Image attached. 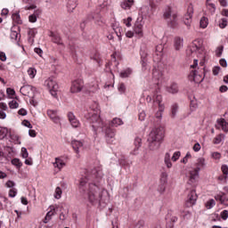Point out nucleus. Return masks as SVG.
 <instances>
[{"label":"nucleus","mask_w":228,"mask_h":228,"mask_svg":"<svg viewBox=\"0 0 228 228\" xmlns=\"http://www.w3.org/2000/svg\"><path fill=\"white\" fill-rule=\"evenodd\" d=\"M102 171L94 169L82 177L78 183V191L84 199L93 205L108 204L110 202V192L102 187Z\"/></svg>","instance_id":"obj_1"},{"label":"nucleus","mask_w":228,"mask_h":228,"mask_svg":"<svg viewBox=\"0 0 228 228\" xmlns=\"http://www.w3.org/2000/svg\"><path fill=\"white\" fill-rule=\"evenodd\" d=\"M143 18H138L134 25V33L138 38L143 37Z\"/></svg>","instance_id":"obj_9"},{"label":"nucleus","mask_w":228,"mask_h":228,"mask_svg":"<svg viewBox=\"0 0 228 228\" xmlns=\"http://www.w3.org/2000/svg\"><path fill=\"white\" fill-rule=\"evenodd\" d=\"M191 51H194L198 53V58L200 60H204L206 56H208V51L204 47V40L202 39H195L192 42V47Z\"/></svg>","instance_id":"obj_6"},{"label":"nucleus","mask_w":228,"mask_h":228,"mask_svg":"<svg viewBox=\"0 0 228 228\" xmlns=\"http://www.w3.org/2000/svg\"><path fill=\"white\" fill-rule=\"evenodd\" d=\"M81 90H83V80L77 79L73 81L70 87L71 94H78Z\"/></svg>","instance_id":"obj_13"},{"label":"nucleus","mask_w":228,"mask_h":228,"mask_svg":"<svg viewBox=\"0 0 228 228\" xmlns=\"http://www.w3.org/2000/svg\"><path fill=\"white\" fill-rule=\"evenodd\" d=\"M134 31L133 30H128L126 32V38H133V37H134Z\"/></svg>","instance_id":"obj_62"},{"label":"nucleus","mask_w":228,"mask_h":228,"mask_svg":"<svg viewBox=\"0 0 228 228\" xmlns=\"http://www.w3.org/2000/svg\"><path fill=\"white\" fill-rule=\"evenodd\" d=\"M161 77H163V75H161V73H159V71L153 72V79H154L156 85H158V82L159 81V79H161Z\"/></svg>","instance_id":"obj_42"},{"label":"nucleus","mask_w":228,"mask_h":228,"mask_svg":"<svg viewBox=\"0 0 228 228\" xmlns=\"http://www.w3.org/2000/svg\"><path fill=\"white\" fill-rule=\"evenodd\" d=\"M53 167L59 170H61L63 167H65V160H63L61 158H56L55 161L53 162Z\"/></svg>","instance_id":"obj_23"},{"label":"nucleus","mask_w":228,"mask_h":228,"mask_svg":"<svg viewBox=\"0 0 228 228\" xmlns=\"http://www.w3.org/2000/svg\"><path fill=\"white\" fill-rule=\"evenodd\" d=\"M200 173L199 169L196 167L191 169L188 174H187V178L189 179V183H197V179L200 177Z\"/></svg>","instance_id":"obj_12"},{"label":"nucleus","mask_w":228,"mask_h":228,"mask_svg":"<svg viewBox=\"0 0 228 228\" xmlns=\"http://www.w3.org/2000/svg\"><path fill=\"white\" fill-rule=\"evenodd\" d=\"M216 200H220L221 204L224 206H228V199L225 198V194L224 192H219L215 196Z\"/></svg>","instance_id":"obj_22"},{"label":"nucleus","mask_w":228,"mask_h":228,"mask_svg":"<svg viewBox=\"0 0 228 228\" xmlns=\"http://www.w3.org/2000/svg\"><path fill=\"white\" fill-rule=\"evenodd\" d=\"M119 42H122V35H124V28L120 26H116L113 28Z\"/></svg>","instance_id":"obj_26"},{"label":"nucleus","mask_w":228,"mask_h":228,"mask_svg":"<svg viewBox=\"0 0 228 228\" xmlns=\"http://www.w3.org/2000/svg\"><path fill=\"white\" fill-rule=\"evenodd\" d=\"M224 140H225V135L223 134H220L214 138L213 143H215V145H218V144L222 143V142H224Z\"/></svg>","instance_id":"obj_35"},{"label":"nucleus","mask_w":228,"mask_h":228,"mask_svg":"<svg viewBox=\"0 0 228 228\" xmlns=\"http://www.w3.org/2000/svg\"><path fill=\"white\" fill-rule=\"evenodd\" d=\"M112 127H118V126H124V121L120 118H115L111 121Z\"/></svg>","instance_id":"obj_34"},{"label":"nucleus","mask_w":228,"mask_h":228,"mask_svg":"<svg viewBox=\"0 0 228 228\" xmlns=\"http://www.w3.org/2000/svg\"><path fill=\"white\" fill-rule=\"evenodd\" d=\"M207 8L208 10H209L210 13L215 14V12H216V6L215 5V4H213L211 2V0H207Z\"/></svg>","instance_id":"obj_32"},{"label":"nucleus","mask_w":228,"mask_h":228,"mask_svg":"<svg viewBox=\"0 0 228 228\" xmlns=\"http://www.w3.org/2000/svg\"><path fill=\"white\" fill-rule=\"evenodd\" d=\"M201 149L200 143L196 142L193 147L192 150L194 151V152H199Z\"/></svg>","instance_id":"obj_60"},{"label":"nucleus","mask_w":228,"mask_h":228,"mask_svg":"<svg viewBox=\"0 0 228 228\" xmlns=\"http://www.w3.org/2000/svg\"><path fill=\"white\" fill-rule=\"evenodd\" d=\"M210 158H211V159H214V161H216L218 163V161H220V159H222V153H220L218 151H211Z\"/></svg>","instance_id":"obj_30"},{"label":"nucleus","mask_w":228,"mask_h":228,"mask_svg":"<svg viewBox=\"0 0 228 228\" xmlns=\"http://www.w3.org/2000/svg\"><path fill=\"white\" fill-rule=\"evenodd\" d=\"M216 202L215 201V200H209L207 203H206V208L207 209H211L212 208H215Z\"/></svg>","instance_id":"obj_50"},{"label":"nucleus","mask_w":228,"mask_h":228,"mask_svg":"<svg viewBox=\"0 0 228 228\" xmlns=\"http://www.w3.org/2000/svg\"><path fill=\"white\" fill-rule=\"evenodd\" d=\"M181 158V151H175L172 155L171 151H167L164 155V163L167 168H172L173 163H175Z\"/></svg>","instance_id":"obj_7"},{"label":"nucleus","mask_w":228,"mask_h":228,"mask_svg":"<svg viewBox=\"0 0 228 228\" xmlns=\"http://www.w3.org/2000/svg\"><path fill=\"white\" fill-rule=\"evenodd\" d=\"M209 25V20H208L207 17H202L200 21V27L202 28V29H206L208 26Z\"/></svg>","instance_id":"obj_38"},{"label":"nucleus","mask_w":228,"mask_h":228,"mask_svg":"<svg viewBox=\"0 0 228 228\" xmlns=\"http://www.w3.org/2000/svg\"><path fill=\"white\" fill-rule=\"evenodd\" d=\"M9 108L11 110H17V108H19V102L15 100L9 102Z\"/></svg>","instance_id":"obj_47"},{"label":"nucleus","mask_w":228,"mask_h":228,"mask_svg":"<svg viewBox=\"0 0 228 228\" xmlns=\"http://www.w3.org/2000/svg\"><path fill=\"white\" fill-rule=\"evenodd\" d=\"M189 159H191V153H190V151H188L186 155L183 158V159L181 160V163H183V165H186Z\"/></svg>","instance_id":"obj_48"},{"label":"nucleus","mask_w":228,"mask_h":228,"mask_svg":"<svg viewBox=\"0 0 228 228\" xmlns=\"http://www.w3.org/2000/svg\"><path fill=\"white\" fill-rule=\"evenodd\" d=\"M156 52L159 53V54H161V53H163V45H157Z\"/></svg>","instance_id":"obj_64"},{"label":"nucleus","mask_w":228,"mask_h":228,"mask_svg":"<svg viewBox=\"0 0 228 228\" xmlns=\"http://www.w3.org/2000/svg\"><path fill=\"white\" fill-rule=\"evenodd\" d=\"M227 24H228L227 19L223 18L219 20L218 26L221 29H224V28H227Z\"/></svg>","instance_id":"obj_41"},{"label":"nucleus","mask_w":228,"mask_h":228,"mask_svg":"<svg viewBox=\"0 0 228 228\" xmlns=\"http://www.w3.org/2000/svg\"><path fill=\"white\" fill-rule=\"evenodd\" d=\"M17 196V190L16 189H11L9 191V197H11L12 199H13L14 197Z\"/></svg>","instance_id":"obj_58"},{"label":"nucleus","mask_w":228,"mask_h":228,"mask_svg":"<svg viewBox=\"0 0 228 228\" xmlns=\"http://www.w3.org/2000/svg\"><path fill=\"white\" fill-rule=\"evenodd\" d=\"M220 70H222V69L220 68V66H215L212 69L213 75L214 76H218V74H220Z\"/></svg>","instance_id":"obj_55"},{"label":"nucleus","mask_w":228,"mask_h":228,"mask_svg":"<svg viewBox=\"0 0 228 228\" xmlns=\"http://www.w3.org/2000/svg\"><path fill=\"white\" fill-rule=\"evenodd\" d=\"M222 172L224 174V179H227V175H228V166L227 165H223L222 167Z\"/></svg>","instance_id":"obj_53"},{"label":"nucleus","mask_w":228,"mask_h":228,"mask_svg":"<svg viewBox=\"0 0 228 228\" xmlns=\"http://www.w3.org/2000/svg\"><path fill=\"white\" fill-rule=\"evenodd\" d=\"M86 118L92 124L94 133H104L107 142H112L113 138H115V132L108 126V123L104 119L101 118V110L97 103L90 107Z\"/></svg>","instance_id":"obj_2"},{"label":"nucleus","mask_w":228,"mask_h":228,"mask_svg":"<svg viewBox=\"0 0 228 228\" xmlns=\"http://www.w3.org/2000/svg\"><path fill=\"white\" fill-rule=\"evenodd\" d=\"M167 92L169 94H177L179 92V87L177 86V84H171L167 87Z\"/></svg>","instance_id":"obj_37"},{"label":"nucleus","mask_w":228,"mask_h":228,"mask_svg":"<svg viewBox=\"0 0 228 228\" xmlns=\"http://www.w3.org/2000/svg\"><path fill=\"white\" fill-rule=\"evenodd\" d=\"M12 20L16 22V24H22V20H20V14H19V12L12 14Z\"/></svg>","instance_id":"obj_39"},{"label":"nucleus","mask_w":228,"mask_h":228,"mask_svg":"<svg viewBox=\"0 0 228 228\" xmlns=\"http://www.w3.org/2000/svg\"><path fill=\"white\" fill-rule=\"evenodd\" d=\"M8 134V128L0 126V140L6 138Z\"/></svg>","instance_id":"obj_40"},{"label":"nucleus","mask_w":228,"mask_h":228,"mask_svg":"<svg viewBox=\"0 0 228 228\" xmlns=\"http://www.w3.org/2000/svg\"><path fill=\"white\" fill-rule=\"evenodd\" d=\"M179 111V105H177V103H174L171 106V117L173 118H175V117H177V112Z\"/></svg>","instance_id":"obj_36"},{"label":"nucleus","mask_w":228,"mask_h":228,"mask_svg":"<svg viewBox=\"0 0 228 228\" xmlns=\"http://www.w3.org/2000/svg\"><path fill=\"white\" fill-rule=\"evenodd\" d=\"M11 140L14 142V143H16L17 145H20V137L18 134H12Z\"/></svg>","instance_id":"obj_45"},{"label":"nucleus","mask_w":228,"mask_h":228,"mask_svg":"<svg viewBox=\"0 0 228 228\" xmlns=\"http://www.w3.org/2000/svg\"><path fill=\"white\" fill-rule=\"evenodd\" d=\"M191 77H192L194 83H202L204 81V77L197 74V71H192Z\"/></svg>","instance_id":"obj_27"},{"label":"nucleus","mask_w":228,"mask_h":228,"mask_svg":"<svg viewBox=\"0 0 228 228\" xmlns=\"http://www.w3.org/2000/svg\"><path fill=\"white\" fill-rule=\"evenodd\" d=\"M68 118H69L72 127H75V128L81 127V123H79V120H77V118H76V116H74V113L69 112L68 114Z\"/></svg>","instance_id":"obj_16"},{"label":"nucleus","mask_w":228,"mask_h":228,"mask_svg":"<svg viewBox=\"0 0 228 228\" xmlns=\"http://www.w3.org/2000/svg\"><path fill=\"white\" fill-rule=\"evenodd\" d=\"M27 73L30 79H35V77H37V69L33 67L28 68Z\"/></svg>","instance_id":"obj_33"},{"label":"nucleus","mask_w":228,"mask_h":228,"mask_svg":"<svg viewBox=\"0 0 228 228\" xmlns=\"http://www.w3.org/2000/svg\"><path fill=\"white\" fill-rule=\"evenodd\" d=\"M41 13H42V11L40 9H36L34 11V13L28 16V21L32 23L37 22V19L38 15H40Z\"/></svg>","instance_id":"obj_24"},{"label":"nucleus","mask_w":228,"mask_h":228,"mask_svg":"<svg viewBox=\"0 0 228 228\" xmlns=\"http://www.w3.org/2000/svg\"><path fill=\"white\" fill-rule=\"evenodd\" d=\"M195 166V168L199 169V171L200 172L201 170H204L206 167H208V162L206 161V159L204 157H200L197 159Z\"/></svg>","instance_id":"obj_15"},{"label":"nucleus","mask_w":228,"mask_h":228,"mask_svg":"<svg viewBox=\"0 0 228 228\" xmlns=\"http://www.w3.org/2000/svg\"><path fill=\"white\" fill-rule=\"evenodd\" d=\"M6 94L9 99H13L15 97V90L8 87L6 89Z\"/></svg>","instance_id":"obj_46"},{"label":"nucleus","mask_w":228,"mask_h":228,"mask_svg":"<svg viewBox=\"0 0 228 228\" xmlns=\"http://www.w3.org/2000/svg\"><path fill=\"white\" fill-rule=\"evenodd\" d=\"M12 165H13L14 167H16V168H20L22 167V162L20 161V159H13L11 161Z\"/></svg>","instance_id":"obj_43"},{"label":"nucleus","mask_w":228,"mask_h":228,"mask_svg":"<svg viewBox=\"0 0 228 228\" xmlns=\"http://www.w3.org/2000/svg\"><path fill=\"white\" fill-rule=\"evenodd\" d=\"M0 110L2 111H7L8 110V105H6V103L4 102H0Z\"/></svg>","instance_id":"obj_63"},{"label":"nucleus","mask_w":228,"mask_h":228,"mask_svg":"<svg viewBox=\"0 0 228 228\" xmlns=\"http://www.w3.org/2000/svg\"><path fill=\"white\" fill-rule=\"evenodd\" d=\"M141 12H142V13H143V15H149V6L143 5L141 8Z\"/></svg>","instance_id":"obj_57"},{"label":"nucleus","mask_w":228,"mask_h":228,"mask_svg":"<svg viewBox=\"0 0 228 228\" xmlns=\"http://www.w3.org/2000/svg\"><path fill=\"white\" fill-rule=\"evenodd\" d=\"M197 201V192L195 191H191L187 197L188 206H193Z\"/></svg>","instance_id":"obj_20"},{"label":"nucleus","mask_w":228,"mask_h":228,"mask_svg":"<svg viewBox=\"0 0 228 228\" xmlns=\"http://www.w3.org/2000/svg\"><path fill=\"white\" fill-rule=\"evenodd\" d=\"M147 102H152L154 105L159 106V111L156 113L157 118H161L163 112L165 111V104L163 103V96L159 89H156L151 94L146 97Z\"/></svg>","instance_id":"obj_4"},{"label":"nucleus","mask_w":228,"mask_h":228,"mask_svg":"<svg viewBox=\"0 0 228 228\" xmlns=\"http://www.w3.org/2000/svg\"><path fill=\"white\" fill-rule=\"evenodd\" d=\"M184 45V39L183 37H175L174 39V47L175 51H181Z\"/></svg>","instance_id":"obj_18"},{"label":"nucleus","mask_w":228,"mask_h":228,"mask_svg":"<svg viewBox=\"0 0 228 228\" xmlns=\"http://www.w3.org/2000/svg\"><path fill=\"white\" fill-rule=\"evenodd\" d=\"M12 40H19V33L17 31L11 32Z\"/></svg>","instance_id":"obj_56"},{"label":"nucleus","mask_w":228,"mask_h":228,"mask_svg":"<svg viewBox=\"0 0 228 228\" xmlns=\"http://www.w3.org/2000/svg\"><path fill=\"white\" fill-rule=\"evenodd\" d=\"M135 149L133 151V154H138V149L142 147V138L136 137L134 142Z\"/></svg>","instance_id":"obj_28"},{"label":"nucleus","mask_w":228,"mask_h":228,"mask_svg":"<svg viewBox=\"0 0 228 228\" xmlns=\"http://www.w3.org/2000/svg\"><path fill=\"white\" fill-rule=\"evenodd\" d=\"M62 193H63V191H61V188L56 187L54 194H53L54 199L60 200Z\"/></svg>","instance_id":"obj_44"},{"label":"nucleus","mask_w":228,"mask_h":228,"mask_svg":"<svg viewBox=\"0 0 228 228\" xmlns=\"http://www.w3.org/2000/svg\"><path fill=\"white\" fill-rule=\"evenodd\" d=\"M217 129H222L224 133H228V123L224 118L217 119Z\"/></svg>","instance_id":"obj_19"},{"label":"nucleus","mask_w":228,"mask_h":228,"mask_svg":"<svg viewBox=\"0 0 228 228\" xmlns=\"http://www.w3.org/2000/svg\"><path fill=\"white\" fill-rule=\"evenodd\" d=\"M76 6H77V4H76V0H69L67 4L68 12L69 13H72V12L76 10Z\"/></svg>","instance_id":"obj_29"},{"label":"nucleus","mask_w":228,"mask_h":228,"mask_svg":"<svg viewBox=\"0 0 228 228\" xmlns=\"http://www.w3.org/2000/svg\"><path fill=\"white\" fill-rule=\"evenodd\" d=\"M20 155H21V158H23L24 159H28L29 157V153L28 152V149H26L25 147H22L21 151H20Z\"/></svg>","instance_id":"obj_49"},{"label":"nucleus","mask_w":228,"mask_h":228,"mask_svg":"<svg viewBox=\"0 0 228 228\" xmlns=\"http://www.w3.org/2000/svg\"><path fill=\"white\" fill-rule=\"evenodd\" d=\"M56 215V207L55 206H50L49 207V211L47 212L45 219H44V224H49L51 220H53V216Z\"/></svg>","instance_id":"obj_14"},{"label":"nucleus","mask_w":228,"mask_h":228,"mask_svg":"<svg viewBox=\"0 0 228 228\" xmlns=\"http://www.w3.org/2000/svg\"><path fill=\"white\" fill-rule=\"evenodd\" d=\"M118 91L119 94H126V85L121 83L118 86Z\"/></svg>","instance_id":"obj_52"},{"label":"nucleus","mask_w":228,"mask_h":228,"mask_svg":"<svg viewBox=\"0 0 228 228\" xmlns=\"http://www.w3.org/2000/svg\"><path fill=\"white\" fill-rule=\"evenodd\" d=\"M163 140V128H153L149 134L148 142L150 151H158Z\"/></svg>","instance_id":"obj_3"},{"label":"nucleus","mask_w":228,"mask_h":228,"mask_svg":"<svg viewBox=\"0 0 228 228\" xmlns=\"http://www.w3.org/2000/svg\"><path fill=\"white\" fill-rule=\"evenodd\" d=\"M131 74H133V69L130 68H126L120 72L119 76L120 77L126 78V77H129Z\"/></svg>","instance_id":"obj_31"},{"label":"nucleus","mask_w":228,"mask_h":228,"mask_svg":"<svg viewBox=\"0 0 228 228\" xmlns=\"http://www.w3.org/2000/svg\"><path fill=\"white\" fill-rule=\"evenodd\" d=\"M197 108H199V105L197 104V102L191 101V111H195Z\"/></svg>","instance_id":"obj_59"},{"label":"nucleus","mask_w":228,"mask_h":228,"mask_svg":"<svg viewBox=\"0 0 228 228\" xmlns=\"http://www.w3.org/2000/svg\"><path fill=\"white\" fill-rule=\"evenodd\" d=\"M163 17L169 28H177V25L179 24V20L177 18V12H174L172 6H166Z\"/></svg>","instance_id":"obj_5"},{"label":"nucleus","mask_w":228,"mask_h":228,"mask_svg":"<svg viewBox=\"0 0 228 228\" xmlns=\"http://www.w3.org/2000/svg\"><path fill=\"white\" fill-rule=\"evenodd\" d=\"M71 145L77 154L79 153V149H83V142L81 141L74 140L72 141Z\"/></svg>","instance_id":"obj_25"},{"label":"nucleus","mask_w":228,"mask_h":228,"mask_svg":"<svg viewBox=\"0 0 228 228\" xmlns=\"http://www.w3.org/2000/svg\"><path fill=\"white\" fill-rule=\"evenodd\" d=\"M52 40L54 44H58L59 45H61V44H63L61 42V39L60 38V36L53 35Z\"/></svg>","instance_id":"obj_51"},{"label":"nucleus","mask_w":228,"mask_h":228,"mask_svg":"<svg viewBox=\"0 0 228 228\" xmlns=\"http://www.w3.org/2000/svg\"><path fill=\"white\" fill-rule=\"evenodd\" d=\"M48 117L54 122V124H60V116H58V110H49L47 111Z\"/></svg>","instance_id":"obj_17"},{"label":"nucleus","mask_w":228,"mask_h":228,"mask_svg":"<svg viewBox=\"0 0 228 228\" xmlns=\"http://www.w3.org/2000/svg\"><path fill=\"white\" fill-rule=\"evenodd\" d=\"M45 86H46L53 97H56V95H58V83L54 77L47 78L45 81Z\"/></svg>","instance_id":"obj_8"},{"label":"nucleus","mask_w":228,"mask_h":228,"mask_svg":"<svg viewBox=\"0 0 228 228\" xmlns=\"http://www.w3.org/2000/svg\"><path fill=\"white\" fill-rule=\"evenodd\" d=\"M37 91V88L33 87V86H23L20 92L22 94V95H27L28 97H33L35 95V92Z\"/></svg>","instance_id":"obj_11"},{"label":"nucleus","mask_w":228,"mask_h":228,"mask_svg":"<svg viewBox=\"0 0 228 228\" xmlns=\"http://www.w3.org/2000/svg\"><path fill=\"white\" fill-rule=\"evenodd\" d=\"M220 215H221V218L223 220H227V218H228V211L227 210L222 211Z\"/></svg>","instance_id":"obj_61"},{"label":"nucleus","mask_w":228,"mask_h":228,"mask_svg":"<svg viewBox=\"0 0 228 228\" xmlns=\"http://www.w3.org/2000/svg\"><path fill=\"white\" fill-rule=\"evenodd\" d=\"M131 22H133V18L131 17H128L127 19L124 20V24L126 26V28H131Z\"/></svg>","instance_id":"obj_54"},{"label":"nucleus","mask_w":228,"mask_h":228,"mask_svg":"<svg viewBox=\"0 0 228 228\" xmlns=\"http://www.w3.org/2000/svg\"><path fill=\"white\" fill-rule=\"evenodd\" d=\"M134 5V0H124L120 3V7L122 10H131Z\"/></svg>","instance_id":"obj_21"},{"label":"nucleus","mask_w":228,"mask_h":228,"mask_svg":"<svg viewBox=\"0 0 228 228\" xmlns=\"http://www.w3.org/2000/svg\"><path fill=\"white\" fill-rule=\"evenodd\" d=\"M193 19V4H189L187 8V12L183 17V24L187 26V28H191V20Z\"/></svg>","instance_id":"obj_10"}]
</instances>
